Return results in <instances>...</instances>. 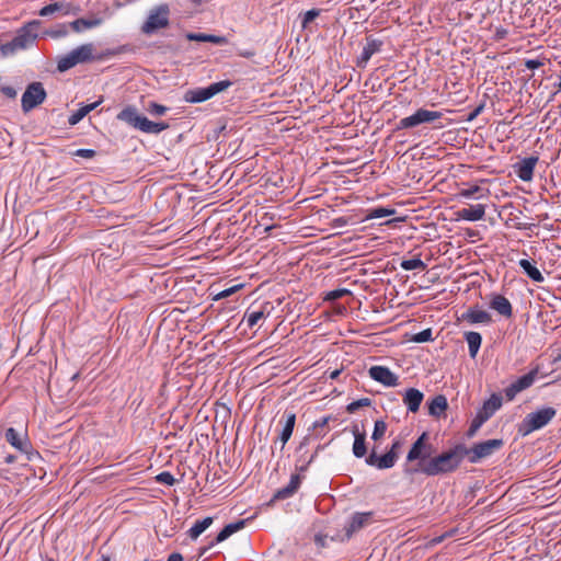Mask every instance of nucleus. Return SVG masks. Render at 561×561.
Instances as JSON below:
<instances>
[{
	"instance_id": "de8ad7c7",
	"label": "nucleus",
	"mask_w": 561,
	"mask_h": 561,
	"mask_svg": "<svg viewBox=\"0 0 561 561\" xmlns=\"http://www.w3.org/2000/svg\"><path fill=\"white\" fill-rule=\"evenodd\" d=\"M319 10L316 9L307 11L302 20V25L306 26L308 23L312 22L319 15Z\"/></svg>"
},
{
	"instance_id": "c756f323",
	"label": "nucleus",
	"mask_w": 561,
	"mask_h": 561,
	"mask_svg": "<svg viewBox=\"0 0 561 561\" xmlns=\"http://www.w3.org/2000/svg\"><path fill=\"white\" fill-rule=\"evenodd\" d=\"M538 373H539V367L536 366L529 373H527L526 375L519 377L516 381H514V383L517 387V390L523 391V390L529 388L534 383Z\"/></svg>"
},
{
	"instance_id": "0e129e2a",
	"label": "nucleus",
	"mask_w": 561,
	"mask_h": 561,
	"mask_svg": "<svg viewBox=\"0 0 561 561\" xmlns=\"http://www.w3.org/2000/svg\"><path fill=\"white\" fill-rule=\"evenodd\" d=\"M226 298L225 294H224V290H221L220 293L216 294L214 296V300H220V299H224Z\"/></svg>"
},
{
	"instance_id": "473e14b6",
	"label": "nucleus",
	"mask_w": 561,
	"mask_h": 561,
	"mask_svg": "<svg viewBox=\"0 0 561 561\" xmlns=\"http://www.w3.org/2000/svg\"><path fill=\"white\" fill-rule=\"evenodd\" d=\"M484 192L486 190L482 188L479 185H472L468 188H462L459 191L458 196L461 198L470 199V198H480L485 196Z\"/></svg>"
},
{
	"instance_id": "864d4df0",
	"label": "nucleus",
	"mask_w": 561,
	"mask_h": 561,
	"mask_svg": "<svg viewBox=\"0 0 561 561\" xmlns=\"http://www.w3.org/2000/svg\"><path fill=\"white\" fill-rule=\"evenodd\" d=\"M401 446H402V442L400 439H396L391 444V446H390L388 451L389 453H393V454H396L399 457V453H400Z\"/></svg>"
},
{
	"instance_id": "c85d7f7f",
	"label": "nucleus",
	"mask_w": 561,
	"mask_h": 561,
	"mask_svg": "<svg viewBox=\"0 0 561 561\" xmlns=\"http://www.w3.org/2000/svg\"><path fill=\"white\" fill-rule=\"evenodd\" d=\"M518 264L523 268L525 274L534 282L542 283L545 280V277L542 276L541 272L528 260L523 259L519 261Z\"/></svg>"
},
{
	"instance_id": "7c9ffc66",
	"label": "nucleus",
	"mask_w": 561,
	"mask_h": 561,
	"mask_svg": "<svg viewBox=\"0 0 561 561\" xmlns=\"http://www.w3.org/2000/svg\"><path fill=\"white\" fill-rule=\"evenodd\" d=\"M69 4L65 2H55L48 5L43 7L39 10L41 16H48L54 14L55 12H61L64 15L69 13Z\"/></svg>"
},
{
	"instance_id": "a878e982",
	"label": "nucleus",
	"mask_w": 561,
	"mask_h": 561,
	"mask_svg": "<svg viewBox=\"0 0 561 561\" xmlns=\"http://www.w3.org/2000/svg\"><path fill=\"white\" fill-rule=\"evenodd\" d=\"M448 408L447 399L443 394L436 396L428 405V413L433 416H440Z\"/></svg>"
},
{
	"instance_id": "a18cd8bd",
	"label": "nucleus",
	"mask_w": 561,
	"mask_h": 561,
	"mask_svg": "<svg viewBox=\"0 0 561 561\" xmlns=\"http://www.w3.org/2000/svg\"><path fill=\"white\" fill-rule=\"evenodd\" d=\"M156 480L159 482V483H163V484H167V485H173L176 480L174 479V477L168 472V471H163V472H160L157 477H156Z\"/></svg>"
},
{
	"instance_id": "13d9d810",
	"label": "nucleus",
	"mask_w": 561,
	"mask_h": 561,
	"mask_svg": "<svg viewBox=\"0 0 561 561\" xmlns=\"http://www.w3.org/2000/svg\"><path fill=\"white\" fill-rule=\"evenodd\" d=\"M483 110V105L476 107L468 116V121L474 119Z\"/></svg>"
},
{
	"instance_id": "0eeeda50",
	"label": "nucleus",
	"mask_w": 561,
	"mask_h": 561,
	"mask_svg": "<svg viewBox=\"0 0 561 561\" xmlns=\"http://www.w3.org/2000/svg\"><path fill=\"white\" fill-rule=\"evenodd\" d=\"M442 116V112L419 108L414 114L400 119L397 129H409L421 124L433 123L440 119Z\"/></svg>"
},
{
	"instance_id": "4468645a",
	"label": "nucleus",
	"mask_w": 561,
	"mask_h": 561,
	"mask_svg": "<svg viewBox=\"0 0 561 561\" xmlns=\"http://www.w3.org/2000/svg\"><path fill=\"white\" fill-rule=\"evenodd\" d=\"M490 308L500 316L510 319L513 317V307L510 300L501 294H493L490 299Z\"/></svg>"
},
{
	"instance_id": "39448f33",
	"label": "nucleus",
	"mask_w": 561,
	"mask_h": 561,
	"mask_svg": "<svg viewBox=\"0 0 561 561\" xmlns=\"http://www.w3.org/2000/svg\"><path fill=\"white\" fill-rule=\"evenodd\" d=\"M231 85L232 82L230 80L214 82L206 88H197L186 91L184 100L188 103H201L211 99L220 92H224Z\"/></svg>"
},
{
	"instance_id": "774afa93",
	"label": "nucleus",
	"mask_w": 561,
	"mask_h": 561,
	"mask_svg": "<svg viewBox=\"0 0 561 561\" xmlns=\"http://www.w3.org/2000/svg\"><path fill=\"white\" fill-rule=\"evenodd\" d=\"M558 90L561 91V79L560 82L558 83Z\"/></svg>"
},
{
	"instance_id": "052dcab7",
	"label": "nucleus",
	"mask_w": 561,
	"mask_h": 561,
	"mask_svg": "<svg viewBox=\"0 0 561 561\" xmlns=\"http://www.w3.org/2000/svg\"><path fill=\"white\" fill-rule=\"evenodd\" d=\"M239 56L244 57V58H251L254 56V51H252V50L241 51V53H239Z\"/></svg>"
},
{
	"instance_id": "bf43d9fd",
	"label": "nucleus",
	"mask_w": 561,
	"mask_h": 561,
	"mask_svg": "<svg viewBox=\"0 0 561 561\" xmlns=\"http://www.w3.org/2000/svg\"><path fill=\"white\" fill-rule=\"evenodd\" d=\"M167 561H183V557L180 553H171Z\"/></svg>"
},
{
	"instance_id": "9b49d317",
	"label": "nucleus",
	"mask_w": 561,
	"mask_h": 561,
	"mask_svg": "<svg viewBox=\"0 0 561 561\" xmlns=\"http://www.w3.org/2000/svg\"><path fill=\"white\" fill-rule=\"evenodd\" d=\"M398 460V456L393 453L387 451L382 456H378L376 450L373 451L366 457V463L368 466L375 467L379 470L390 469L392 468Z\"/></svg>"
},
{
	"instance_id": "e2e57ef3",
	"label": "nucleus",
	"mask_w": 561,
	"mask_h": 561,
	"mask_svg": "<svg viewBox=\"0 0 561 561\" xmlns=\"http://www.w3.org/2000/svg\"><path fill=\"white\" fill-rule=\"evenodd\" d=\"M448 536V534H445L443 536H439V537H436L432 540L433 543H440L446 537Z\"/></svg>"
},
{
	"instance_id": "ea45409f",
	"label": "nucleus",
	"mask_w": 561,
	"mask_h": 561,
	"mask_svg": "<svg viewBox=\"0 0 561 561\" xmlns=\"http://www.w3.org/2000/svg\"><path fill=\"white\" fill-rule=\"evenodd\" d=\"M386 432H387V424H386V422L382 421V420H377L375 422V426H374L371 438L374 440H379V439H381L385 436Z\"/></svg>"
},
{
	"instance_id": "4d7b16f0",
	"label": "nucleus",
	"mask_w": 561,
	"mask_h": 561,
	"mask_svg": "<svg viewBox=\"0 0 561 561\" xmlns=\"http://www.w3.org/2000/svg\"><path fill=\"white\" fill-rule=\"evenodd\" d=\"M329 420H330V417H329V416L322 417V419H320V420H318V421H316V422L313 423V427H314V428H318V427H324V426H327V425H328Z\"/></svg>"
},
{
	"instance_id": "f257e3e1",
	"label": "nucleus",
	"mask_w": 561,
	"mask_h": 561,
	"mask_svg": "<svg viewBox=\"0 0 561 561\" xmlns=\"http://www.w3.org/2000/svg\"><path fill=\"white\" fill-rule=\"evenodd\" d=\"M428 434L423 432L412 444L403 472L405 476H444L455 472L467 456V446L457 444L438 455L431 456L433 446L427 443Z\"/></svg>"
},
{
	"instance_id": "49530a36",
	"label": "nucleus",
	"mask_w": 561,
	"mask_h": 561,
	"mask_svg": "<svg viewBox=\"0 0 561 561\" xmlns=\"http://www.w3.org/2000/svg\"><path fill=\"white\" fill-rule=\"evenodd\" d=\"M72 156L84 158V159H92L96 156V151L93 149H78L72 152Z\"/></svg>"
},
{
	"instance_id": "7ed1b4c3",
	"label": "nucleus",
	"mask_w": 561,
	"mask_h": 561,
	"mask_svg": "<svg viewBox=\"0 0 561 561\" xmlns=\"http://www.w3.org/2000/svg\"><path fill=\"white\" fill-rule=\"evenodd\" d=\"M39 24V21H32L20 28L11 42L1 45V53L3 55H9L14 54L16 50L30 47L37 38Z\"/></svg>"
},
{
	"instance_id": "58836bf2",
	"label": "nucleus",
	"mask_w": 561,
	"mask_h": 561,
	"mask_svg": "<svg viewBox=\"0 0 561 561\" xmlns=\"http://www.w3.org/2000/svg\"><path fill=\"white\" fill-rule=\"evenodd\" d=\"M265 317V313L263 310H252L248 311L245 313L247 323L250 328H253L257 324L260 320H262Z\"/></svg>"
},
{
	"instance_id": "6e6d98bb",
	"label": "nucleus",
	"mask_w": 561,
	"mask_h": 561,
	"mask_svg": "<svg viewBox=\"0 0 561 561\" xmlns=\"http://www.w3.org/2000/svg\"><path fill=\"white\" fill-rule=\"evenodd\" d=\"M1 91L3 92L4 95H7L8 98H15L16 95V91L12 88V87H3L1 89Z\"/></svg>"
},
{
	"instance_id": "f03ea898",
	"label": "nucleus",
	"mask_w": 561,
	"mask_h": 561,
	"mask_svg": "<svg viewBox=\"0 0 561 561\" xmlns=\"http://www.w3.org/2000/svg\"><path fill=\"white\" fill-rule=\"evenodd\" d=\"M117 119L127 123L136 129L147 134H159L169 128V124L164 122H151L146 116L138 114L134 106L124 107L118 114Z\"/></svg>"
},
{
	"instance_id": "9d476101",
	"label": "nucleus",
	"mask_w": 561,
	"mask_h": 561,
	"mask_svg": "<svg viewBox=\"0 0 561 561\" xmlns=\"http://www.w3.org/2000/svg\"><path fill=\"white\" fill-rule=\"evenodd\" d=\"M368 375L375 381L386 386V387H396L398 386V376L394 375L388 367L386 366H371L368 369Z\"/></svg>"
},
{
	"instance_id": "423d86ee",
	"label": "nucleus",
	"mask_w": 561,
	"mask_h": 561,
	"mask_svg": "<svg viewBox=\"0 0 561 561\" xmlns=\"http://www.w3.org/2000/svg\"><path fill=\"white\" fill-rule=\"evenodd\" d=\"M170 9L168 4H160L150 10L149 15L141 26V32L151 35L160 28L169 25Z\"/></svg>"
},
{
	"instance_id": "3c124183",
	"label": "nucleus",
	"mask_w": 561,
	"mask_h": 561,
	"mask_svg": "<svg viewBox=\"0 0 561 561\" xmlns=\"http://www.w3.org/2000/svg\"><path fill=\"white\" fill-rule=\"evenodd\" d=\"M525 66L528 69L534 70V69H538V68L542 67L543 62L538 59H527V60H525Z\"/></svg>"
},
{
	"instance_id": "dca6fc26",
	"label": "nucleus",
	"mask_w": 561,
	"mask_h": 561,
	"mask_svg": "<svg viewBox=\"0 0 561 561\" xmlns=\"http://www.w3.org/2000/svg\"><path fill=\"white\" fill-rule=\"evenodd\" d=\"M300 483H301L300 474H298V473L291 474L289 483L286 486L278 489L274 493L271 501L274 502V501L286 500V499L291 497L298 491Z\"/></svg>"
},
{
	"instance_id": "5701e85b",
	"label": "nucleus",
	"mask_w": 561,
	"mask_h": 561,
	"mask_svg": "<svg viewBox=\"0 0 561 561\" xmlns=\"http://www.w3.org/2000/svg\"><path fill=\"white\" fill-rule=\"evenodd\" d=\"M381 46V41L368 38L363 48L358 65L366 64L375 53L380 50Z\"/></svg>"
},
{
	"instance_id": "2eb2a0df",
	"label": "nucleus",
	"mask_w": 561,
	"mask_h": 561,
	"mask_svg": "<svg viewBox=\"0 0 561 561\" xmlns=\"http://www.w3.org/2000/svg\"><path fill=\"white\" fill-rule=\"evenodd\" d=\"M461 320L470 324H490L492 322V316L485 310L472 307L461 314Z\"/></svg>"
},
{
	"instance_id": "20e7f679",
	"label": "nucleus",
	"mask_w": 561,
	"mask_h": 561,
	"mask_svg": "<svg viewBox=\"0 0 561 561\" xmlns=\"http://www.w3.org/2000/svg\"><path fill=\"white\" fill-rule=\"evenodd\" d=\"M556 415L557 410L552 407H546L528 413L518 425V433L522 436H527L535 431L541 430L548 425Z\"/></svg>"
},
{
	"instance_id": "c9c22d12",
	"label": "nucleus",
	"mask_w": 561,
	"mask_h": 561,
	"mask_svg": "<svg viewBox=\"0 0 561 561\" xmlns=\"http://www.w3.org/2000/svg\"><path fill=\"white\" fill-rule=\"evenodd\" d=\"M490 417V413L488 412H479L478 415L472 420L471 425L468 431V435L471 436L476 433V431Z\"/></svg>"
},
{
	"instance_id": "8fccbe9b",
	"label": "nucleus",
	"mask_w": 561,
	"mask_h": 561,
	"mask_svg": "<svg viewBox=\"0 0 561 561\" xmlns=\"http://www.w3.org/2000/svg\"><path fill=\"white\" fill-rule=\"evenodd\" d=\"M207 42L217 44V45H225L228 43L227 37L225 36H217V35H207Z\"/></svg>"
},
{
	"instance_id": "69168bd1",
	"label": "nucleus",
	"mask_w": 561,
	"mask_h": 561,
	"mask_svg": "<svg viewBox=\"0 0 561 561\" xmlns=\"http://www.w3.org/2000/svg\"><path fill=\"white\" fill-rule=\"evenodd\" d=\"M96 561H111V558H110V556H105V554H103V556H102L99 560H96Z\"/></svg>"
},
{
	"instance_id": "bb28decb",
	"label": "nucleus",
	"mask_w": 561,
	"mask_h": 561,
	"mask_svg": "<svg viewBox=\"0 0 561 561\" xmlns=\"http://www.w3.org/2000/svg\"><path fill=\"white\" fill-rule=\"evenodd\" d=\"M465 339L468 343L469 354L472 358H474L480 350L482 336L478 332L469 331L465 333Z\"/></svg>"
},
{
	"instance_id": "c03bdc74",
	"label": "nucleus",
	"mask_w": 561,
	"mask_h": 561,
	"mask_svg": "<svg viewBox=\"0 0 561 561\" xmlns=\"http://www.w3.org/2000/svg\"><path fill=\"white\" fill-rule=\"evenodd\" d=\"M412 341L416 342V343H424V342L432 341V330L425 329V330L416 333L415 335H413Z\"/></svg>"
},
{
	"instance_id": "09e8293b",
	"label": "nucleus",
	"mask_w": 561,
	"mask_h": 561,
	"mask_svg": "<svg viewBox=\"0 0 561 561\" xmlns=\"http://www.w3.org/2000/svg\"><path fill=\"white\" fill-rule=\"evenodd\" d=\"M207 35L204 33H187L186 38L191 42H207Z\"/></svg>"
},
{
	"instance_id": "37998d69",
	"label": "nucleus",
	"mask_w": 561,
	"mask_h": 561,
	"mask_svg": "<svg viewBox=\"0 0 561 561\" xmlns=\"http://www.w3.org/2000/svg\"><path fill=\"white\" fill-rule=\"evenodd\" d=\"M148 112L152 115L161 116L168 112V107L156 102H150L148 105Z\"/></svg>"
},
{
	"instance_id": "aec40b11",
	"label": "nucleus",
	"mask_w": 561,
	"mask_h": 561,
	"mask_svg": "<svg viewBox=\"0 0 561 561\" xmlns=\"http://www.w3.org/2000/svg\"><path fill=\"white\" fill-rule=\"evenodd\" d=\"M424 394L415 388H410L403 396V403L411 412H417L423 401Z\"/></svg>"
},
{
	"instance_id": "4be33fe9",
	"label": "nucleus",
	"mask_w": 561,
	"mask_h": 561,
	"mask_svg": "<svg viewBox=\"0 0 561 561\" xmlns=\"http://www.w3.org/2000/svg\"><path fill=\"white\" fill-rule=\"evenodd\" d=\"M247 524V519H240L236 523H231L226 525L217 535L215 541L216 543L225 541L227 538H229L234 533L241 530Z\"/></svg>"
},
{
	"instance_id": "6ab92c4d",
	"label": "nucleus",
	"mask_w": 561,
	"mask_h": 561,
	"mask_svg": "<svg viewBox=\"0 0 561 561\" xmlns=\"http://www.w3.org/2000/svg\"><path fill=\"white\" fill-rule=\"evenodd\" d=\"M283 419L285 420L282 432L278 436V439L282 443V448L286 445V443L289 440V438L293 435L294 427L296 424V414L294 412H285L283 414Z\"/></svg>"
},
{
	"instance_id": "680f3d73",
	"label": "nucleus",
	"mask_w": 561,
	"mask_h": 561,
	"mask_svg": "<svg viewBox=\"0 0 561 561\" xmlns=\"http://www.w3.org/2000/svg\"><path fill=\"white\" fill-rule=\"evenodd\" d=\"M341 371L342 370H340V369H335V370L331 371L330 375H329V378L330 379H336L340 376Z\"/></svg>"
},
{
	"instance_id": "cd10ccee",
	"label": "nucleus",
	"mask_w": 561,
	"mask_h": 561,
	"mask_svg": "<svg viewBox=\"0 0 561 561\" xmlns=\"http://www.w3.org/2000/svg\"><path fill=\"white\" fill-rule=\"evenodd\" d=\"M101 23H102L101 18H94V19L80 18V19L72 21L70 23V27L72 28V31L80 33L84 28H92V27L99 26Z\"/></svg>"
},
{
	"instance_id": "a211bd4d",
	"label": "nucleus",
	"mask_w": 561,
	"mask_h": 561,
	"mask_svg": "<svg viewBox=\"0 0 561 561\" xmlns=\"http://www.w3.org/2000/svg\"><path fill=\"white\" fill-rule=\"evenodd\" d=\"M485 216V206L482 204L472 205L467 208H461L457 211L459 219L468 221H477L483 219Z\"/></svg>"
},
{
	"instance_id": "ddd939ff",
	"label": "nucleus",
	"mask_w": 561,
	"mask_h": 561,
	"mask_svg": "<svg viewBox=\"0 0 561 561\" xmlns=\"http://www.w3.org/2000/svg\"><path fill=\"white\" fill-rule=\"evenodd\" d=\"M94 44L88 43L83 44L76 49L71 50L75 56L77 64H84L93 60H102L104 55H95Z\"/></svg>"
},
{
	"instance_id": "1a4fd4ad",
	"label": "nucleus",
	"mask_w": 561,
	"mask_h": 561,
	"mask_svg": "<svg viewBox=\"0 0 561 561\" xmlns=\"http://www.w3.org/2000/svg\"><path fill=\"white\" fill-rule=\"evenodd\" d=\"M46 99V91L41 82H33L27 85L22 95V110L24 113L30 112L41 105Z\"/></svg>"
},
{
	"instance_id": "393cba45",
	"label": "nucleus",
	"mask_w": 561,
	"mask_h": 561,
	"mask_svg": "<svg viewBox=\"0 0 561 561\" xmlns=\"http://www.w3.org/2000/svg\"><path fill=\"white\" fill-rule=\"evenodd\" d=\"M371 517H373L371 512L354 514L347 530L351 533L358 531L359 529H362L364 526H366L371 520Z\"/></svg>"
},
{
	"instance_id": "338daca9",
	"label": "nucleus",
	"mask_w": 561,
	"mask_h": 561,
	"mask_svg": "<svg viewBox=\"0 0 561 561\" xmlns=\"http://www.w3.org/2000/svg\"><path fill=\"white\" fill-rule=\"evenodd\" d=\"M13 461H14V456H8V457L5 458V462H7V463H12Z\"/></svg>"
},
{
	"instance_id": "f8f14e48",
	"label": "nucleus",
	"mask_w": 561,
	"mask_h": 561,
	"mask_svg": "<svg viewBox=\"0 0 561 561\" xmlns=\"http://www.w3.org/2000/svg\"><path fill=\"white\" fill-rule=\"evenodd\" d=\"M537 162L538 157L536 156L524 158L523 160L514 164V171L522 181H531L534 176V169Z\"/></svg>"
},
{
	"instance_id": "2f4dec72",
	"label": "nucleus",
	"mask_w": 561,
	"mask_h": 561,
	"mask_svg": "<svg viewBox=\"0 0 561 561\" xmlns=\"http://www.w3.org/2000/svg\"><path fill=\"white\" fill-rule=\"evenodd\" d=\"M213 524L211 517H205L202 520H197L193 527L188 530L190 537L196 539L202 533H204Z\"/></svg>"
},
{
	"instance_id": "72a5a7b5",
	"label": "nucleus",
	"mask_w": 561,
	"mask_h": 561,
	"mask_svg": "<svg viewBox=\"0 0 561 561\" xmlns=\"http://www.w3.org/2000/svg\"><path fill=\"white\" fill-rule=\"evenodd\" d=\"M76 65H78V64L75 59L73 54L70 51L68 55L59 58V60L57 62V69L60 72H65V71L71 69L72 67H75Z\"/></svg>"
},
{
	"instance_id": "a19ab883",
	"label": "nucleus",
	"mask_w": 561,
	"mask_h": 561,
	"mask_svg": "<svg viewBox=\"0 0 561 561\" xmlns=\"http://www.w3.org/2000/svg\"><path fill=\"white\" fill-rule=\"evenodd\" d=\"M371 405V400L369 398H362L359 400H356V401H353L351 402L347 407H346V411L348 413H354L356 412L358 409L360 408H364V407H369Z\"/></svg>"
},
{
	"instance_id": "79ce46f5",
	"label": "nucleus",
	"mask_w": 561,
	"mask_h": 561,
	"mask_svg": "<svg viewBox=\"0 0 561 561\" xmlns=\"http://www.w3.org/2000/svg\"><path fill=\"white\" fill-rule=\"evenodd\" d=\"M351 290L346 289V288H340V289H334V290H331L329 293H327V295L324 296V300L325 301H334V300H337L344 296H347V295H351Z\"/></svg>"
},
{
	"instance_id": "e433bc0d",
	"label": "nucleus",
	"mask_w": 561,
	"mask_h": 561,
	"mask_svg": "<svg viewBox=\"0 0 561 561\" xmlns=\"http://www.w3.org/2000/svg\"><path fill=\"white\" fill-rule=\"evenodd\" d=\"M502 404V400L500 397L493 394L488 401L483 404V412L490 413V416L500 409Z\"/></svg>"
},
{
	"instance_id": "6e6552de",
	"label": "nucleus",
	"mask_w": 561,
	"mask_h": 561,
	"mask_svg": "<svg viewBox=\"0 0 561 561\" xmlns=\"http://www.w3.org/2000/svg\"><path fill=\"white\" fill-rule=\"evenodd\" d=\"M503 439H489L477 443L471 448L467 447V456L471 463L478 462L480 459L491 456L494 451L502 448Z\"/></svg>"
},
{
	"instance_id": "f704fd0d",
	"label": "nucleus",
	"mask_w": 561,
	"mask_h": 561,
	"mask_svg": "<svg viewBox=\"0 0 561 561\" xmlns=\"http://www.w3.org/2000/svg\"><path fill=\"white\" fill-rule=\"evenodd\" d=\"M400 266L404 271L425 270L426 268V264L419 257L411 259V260H403L400 263Z\"/></svg>"
},
{
	"instance_id": "b1692460",
	"label": "nucleus",
	"mask_w": 561,
	"mask_h": 561,
	"mask_svg": "<svg viewBox=\"0 0 561 561\" xmlns=\"http://www.w3.org/2000/svg\"><path fill=\"white\" fill-rule=\"evenodd\" d=\"M102 102H103V98H100L99 101L80 107L79 110H77L75 113H72L69 116L68 123L70 125L78 124L85 115H88L91 111L96 108Z\"/></svg>"
},
{
	"instance_id": "603ef678",
	"label": "nucleus",
	"mask_w": 561,
	"mask_h": 561,
	"mask_svg": "<svg viewBox=\"0 0 561 561\" xmlns=\"http://www.w3.org/2000/svg\"><path fill=\"white\" fill-rule=\"evenodd\" d=\"M518 392H520V391H519V390H517V387H516V385H515L514 382H513L510 387H507V388L505 389V396H506V398H507L508 400L514 399V397H515Z\"/></svg>"
},
{
	"instance_id": "f3484780",
	"label": "nucleus",
	"mask_w": 561,
	"mask_h": 561,
	"mask_svg": "<svg viewBox=\"0 0 561 561\" xmlns=\"http://www.w3.org/2000/svg\"><path fill=\"white\" fill-rule=\"evenodd\" d=\"M5 439L21 453L30 454V450L32 449V445L28 439L20 437L13 427H9L5 431Z\"/></svg>"
},
{
	"instance_id": "412c9836",
	"label": "nucleus",
	"mask_w": 561,
	"mask_h": 561,
	"mask_svg": "<svg viewBox=\"0 0 561 561\" xmlns=\"http://www.w3.org/2000/svg\"><path fill=\"white\" fill-rule=\"evenodd\" d=\"M352 433L354 435L353 454L356 458H363L367 454L366 434L359 432L357 425L353 426Z\"/></svg>"
},
{
	"instance_id": "5fc2aeb1",
	"label": "nucleus",
	"mask_w": 561,
	"mask_h": 561,
	"mask_svg": "<svg viewBox=\"0 0 561 561\" xmlns=\"http://www.w3.org/2000/svg\"><path fill=\"white\" fill-rule=\"evenodd\" d=\"M243 287L242 284H239V285H236V286H232V287H229L227 289H224V294L227 297L233 295L234 293H237L239 289H241Z\"/></svg>"
},
{
	"instance_id": "4c0bfd02",
	"label": "nucleus",
	"mask_w": 561,
	"mask_h": 561,
	"mask_svg": "<svg viewBox=\"0 0 561 561\" xmlns=\"http://www.w3.org/2000/svg\"><path fill=\"white\" fill-rule=\"evenodd\" d=\"M394 214V209L386 208V207H377L369 210L367 218H383Z\"/></svg>"
}]
</instances>
